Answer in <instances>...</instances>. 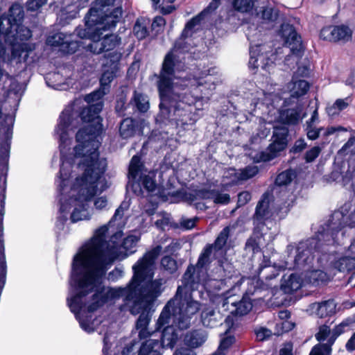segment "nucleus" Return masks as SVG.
<instances>
[{"label": "nucleus", "instance_id": "31", "mask_svg": "<svg viewBox=\"0 0 355 355\" xmlns=\"http://www.w3.org/2000/svg\"><path fill=\"white\" fill-rule=\"evenodd\" d=\"M350 103L349 98H346L345 99H337L335 103L329 106L327 108V112L329 115L334 116L338 114L340 111L347 108Z\"/></svg>", "mask_w": 355, "mask_h": 355}, {"label": "nucleus", "instance_id": "14", "mask_svg": "<svg viewBox=\"0 0 355 355\" xmlns=\"http://www.w3.org/2000/svg\"><path fill=\"white\" fill-rule=\"evenodd\" d=\"M317 243L318 241L315 239H311L298 244L294 260L296 267H304L312 263L313 251L316 248Z\"/></svg>", "mask_w": 355, "mask_h": 355}, {"label": "nucleus", "instance_id": "45", "mask_svg": "<svg viewBox=\"0 0 355 355\" xmlns=\"http://www.w3.org/2000/svg\"><path fill=\"white\" fill-rule=\"evenodd\" d=\"M89 15V11L85 14V28L78 27L76 29V35L81 39H87L89 37V28L88 23L89 20L87 19V16Z\"/></svg>", "mask_w": 355, "mask_h": 355}, {"label": "nucleus", "instance_id": "36", "mask_svg": "<svg viewBox=\"0 0 355 355\" xmlns=\"http://www.w3.org/2000/svg\"><path fill=\"white\" fill-rule=\"evenodd\" d=\"M258 173V168L255 166H248L239 172L235 173L238 180H247L254 177Z\"/></svg>", "mask_w": 355, "mask_h": 355}, {"label": "nucleus", "instance_id": "47", "mask_svg": "<svg viewBox=\"0 0 355 355\" xmlns=\"http://www.w3.org/2000/svg\"><path fill=\"white\" fill-rule=\"evenodd\" d=\"M310 282L315 284L319 282H323L326 278V274L320 270H313L309 276Z\"/></svg>", "mask_w": 355, "mask_h": 355}, {"label": "nucleus", "instance_id": "35", "mask_svg": "<svg viewBox=\"0 0 355 355\" xmlns=\"http://www.w3.org/2000/svg\"><path fill=\"white\" fill-rule=\"evenodd\" d=\"M232 5L235 10L241 13L250 12L254 7L252 0H234Z\"/></svg>", "mask_w": 355, "mask_h": 355}, {"label": "nucleus", "instance_id": "54", "mask_svg": "<svg viewBox=\"0 0 355 355\" xmlns=\"http://www.w3.org/2000/svg\"><path fill=\"white\" fill-rule=\"evenodd\" d=\"M246 281L250 286L246 291L248 295H253L259 290L258 286L261 284V282L259 280L247 279Z\"/></svg>", "mask_w": 355, "mask_h": 355}, {"label": "nucleus", "instance_id": "2", "mask_svg": "<svg viewBox=\"0 0 355 355\" xmlns=\"http://www.w3.org/2000/svg\"><path fill=\"white\" fill-rule=\"evenodd\" d=\"M162 249L160 245L156 246L136 262L132 266V278L126 287L110 289L100 285L95 289L90 299V311L101 306L110 297H123L126 302H132L130 312L135 315L139 314L137 329L146 328L150 320L149 306L162 291V279L153 281L155 261Z\"/></svg>", "mask_w": 355, "mask_h": 355}, {"label": "nucleus", "instance_id": "61", "mask_svg": "<svg viewBox=\"0 0 355 355\" xmlns=\"http://www.w3.org/2000/svg\"><path fill=\"white\" fill-rule=\"evenodd\" d=\"M107 200L105 197H100L94 200V205L96 209H102L106 207Z\"/></svg>", "mask_w": 355, "mask_h": 355}, {"label": "nucleus", "instance_id": "7", "mask_svg": "<svg viewBox=\"0 0 355 355\" xmlns=\"http://www.w3.org/2000/svg\"><path fill=\"white\" fill-rule=\"evenodd\" d=\"M195 268L188 266L182 278L183 284L179 286L175 295L164 307L159 317V324H163L170 318V309L173 310L174 320L181 328H188L191 318L200 310V304L191 296L194 286L193 274Z\"/></svg>", "mask_w": 355, "mask_h": 355}, {"label": "nucleus", "instance_id": "11", "mask_svg": "<svg viewBox=\"0 0 355 355\" xmlns=\"http://www.w3.org/2000/svg\"><path fill=\"white\" fill-rule=\"evenodd\" d=\"M72 37L71 34L56 33L47 37L46 44L58 48L63 53H73L78 49V44Z\"/></svg>", "mask_w": 355, "mask_h": 355}, {"label": "nucleus", "instance_id": "26", "mask_svg": "<svg viewBox=\"0 0 355 355\" xmlns=\"http://www.w3.org/2000/svg\"><path fill=\"white\" fill-rule=\"evenodd\" d=\"M287 89L291 97L299 98L306 94L309 85L304 80H295L294 78L288 84Z\"/></svg>", "mask_w": 355, "mask_h": 355}, {"label": "nucleus", "instance_id": "52", "mask_svg": "<svg viewBox=\"0 0 355 355\" xmlns=\"http://www.w3.org/2000/svg\"><path fill=\"white\" fill-rule=\"evenodd\" d=\"M330 333V328L327 325H322L319 328V331L316 334L315 338L318 340L321 341L327 338Z\"/></svg>", "mask_w": 355, "mask_h": 355}, {"label": "nucleus", "instance_id": "32", "mask_svg": "<svg viewBox=\"0 0 355 355\" xmlns=\"http://www.w3.org/2000/svg\"><path fill=\"white\" fill-rule=\"evenodd\" d=\"M119 131L121 136L124 139L133 136L135 133V125L133 121L129 118L123 120L121 123Z\"/></svg>", "mask_w": 355, "mask_h": 355}, {"label": "nucleus", "instance_id": "10", "mask_svg": "<svg viewBox=\"0 0 355 355\" xmlns=\"http://www.w3.org/2000/svg\"><path fill=\"white\" fill-rule=\"evenodd\" d=\"M102 33L94 31L90 33V51L94 53H101L103 51H108L114 49L121 44V38L115 34L106 35L102 39Z\"/></svg>", "mask_w": 355, "mask_h": 355}, {"label": "nucleus", "instance_id": "57", "mask_svg": "<svg viewBox=\"0 0 355 355\" xmlns=\"http://www.w3.org/2000/svg\"><path fill=\"white\" fill-rule=\"evenodd\" d=\"M196 220V218H182L180 224L182 227L190 230L195 226Z\"/></svg>", "mask_w": 355, "mask_h": 355}, {"label": "nucleus", "instance_id": "18", "mask_svg": "<svg viewBox=\"0 0 355 355\" xmlns=\"http://www.w3.org/2000/svg\"><path fill=\"white\" fill-rule=\"evenodd\" d=\"M118 68L116 64H113L110 67H105L103 74L100 78V87L97 92L94 94L105 96L110 92V83L116 76Z\"/></svg>", "mask_w": 355, "mask_h": 355}, {"label": "nucleus", "instance_id": "4", "mask_svg": "<svg viewBox=\"0 0 355 355\" xmlns=\"http://www.w3.org/2000/svg\"><path fill=\"white\" fill-rule=\"evenodd\" d=\"M177 44L168 52L163 61L158 81L159 93L160 116L163 119L174 121L177 125H184L191 120L190 104L192 101L180 93V88L173 80L174 78V66L177 60L175 54Z\"/></svg>", "mask_w": 355, "mask_h": 355}, {"label": "nucleus", "instance_id": "38", "mask_svg": "<svg viewBox=\"0 0 355 355\" xmlns=\"http://www.w3.org/2000/svg\"><path fill=\"white\" fill-rule=\"evenodd\" d=\"M161 267L169 274H173L178 269L177 261L171 256H165L161 259Z\"/></svg>", "mask_w": 355, "mask_h": 355}, {"label": "nucleus", "instance_id": "21", "mask_svg": "<svg viewBox=\"0 0 355 355\" xmlns=\"http://www.w3.org/2000/svg\"><path fill=\"white\" fill-rule=\"evenodd\" d=\"M208 337L207 333L203 329H196L187 333L184 336V344L191 348H197L202 345Z\"/></svg>", "mask_w": 355, "mask_h": 355}, {"label": "nucleus", "instance_id": "42", "mask_svg": "<svg viewBox=\"0 0 355 355\" xmlns=\"http://www.w3.org/2000/svg\"><path fill=\"white\" fill-rule=\"evenodd\" d=\"M293 178V173L291 171H285L279 173L275 180V184L279 186L287 185Z\"/></svg>", "mask_w": 355, "mask_h": 355}, {"label": "nucleus", "instance_id": "49", "mask_svg": "<svg viewBox=\"0 0 355 355\" xmlns=\"http://www.w3.org/2000/svg\"><path fill=\"white\" fill-rule=\"evenodd\" d=\"M321 152V148L318 146H314L308 150L305 155L306 162H311L317 158Z\"/></svg>", "mask_w": 355, "mask_h": 355}, {"label": "nucleus", "instance_id": "63", "mask_svg": "<svg viewBox=\"0 0 355 355\" xmlns=\"http://www.w3.org/2000/svg\"><path fill=\"white\" fill-rule=\"evenodd\" d=\"M174 355H196V354L191 349L182 347L177 349Z\"/></svg>", "mask_w": 355, "mask_h": 355}, {"label": "nucleus", "instance_id": "48", "mask_svg": "<svg viewBox=\"0 0 355 355\" xmlns=\"http://www.w3.org/2000/svg\"><path fill=\"white\" fill-rule=\"evenodd\" d=\"M263 19L270 21H275L277 17V12L271 8H265L261 12Z\"/></svg>", "mask_w": 355, "mask_h": 355}, {"label": "nucleus", "instance_id": "28", "mask_svg": "<svg viewBox=\"0 0 355 355\" xmlns=\"http://www.w3.org/2000/svg\"><path fill=\"white\" fill-rule=\"evenodd\" d=\"M161 345L157 339H149L141 347L139 355H161Z\"/></svg>", "mask_w": 355, "mask_h": 355}, {"label": "nucleus", "instance_id": "37", "mask_svg": "<svg viewBox=\"0 0 355 355\" xmlns=\"http://www.w3.org/2000/svg\"><path fill=\"white\" fill-rule=\"evenodd\" d=\"M198 87H202L200 89L202 95L197 96V98H208L210 95V91L215 88L214 85L212 83V81L210 78L202 82L201 80L198 81Z\"/></svg>", "mask_w": 355, "mask_h": 355}, {"label": "nucleus", "instance_id": "34", "mask_svg": "<svg viewBox=\"0 0 355 355\" xmlns=\"http://www.w3.org/2000/svg\"><path fill=\"white\" fill-rule=\"evenodd\" d=\"M134 101L137 109L141 112H146L149 109V100L147 96L135 92Z\"/></svg>", "mask_w": 355, "mask_h": 355}, {"label": "nucleus", "instance_id": "5", "mask_svg": "<svg viewBox=\"0 0 355 355\" xmlns=\"http://www.w3.org/2000/svg\"><path fill=\"white\" fill-rule=\"evenodd\" d=\"M68 305L80 327L88 331L89 304V243L85 242L73 258L70 279Z\"/></svg>", "mask_w": 355, "mask_h": 355}, {"label": "nucleus", "instance_id": "22", "mask_svg": "<svg viewBox=\"0 0 355 355\" xmlns=\"http://www.w3.org/2000/svg\"><path fill=\"white\" fill-rule=\"evenodd\" d=\"M305 116V113L302 114V108L297 107L296 108L286 109L281 111L279 120L284 124L295 125L298 123Z\"/></svg>", "mask_w": 355, "mask_h": 355}, {"label": "nucleus", "instance_id": "46", "mask_svg": "<svg viewBox=\"0 0 355 355\" xmlns=\"http://www.w3.org/2000/svg\"><path fill=\"white\" fill-rule=\"evenodd\" d=\"M129 207V205L127 202H122L121 205L116 209L115 213H114V215L113 216L112 218L111 219V220L110 221L108 225H110V224L117 220L118 218L121 219L123 214H124V211L125 210H127Z\"/></svg>", "mask_w": 355, "mask_h": 355}, {"label": "nucleus", "instance_id": "62", "mask_svg": "<svg viewBox=\"0 0 355 355\" xmlns=\"http://www.w3.org/2000/svg\"><path fill=\"white\" fill-rule=\"evenodd\" d=\"M279 355H293V345L286 343L279 351Z\"/></svg>", "mask_w": 355, "mask_h": 355}, {"label": "nucleus", "instance_id": "25", "mask_svg": "<svg viewBox=\"0 0 355 355\" xmlns=\"http://www.w3.org/2000/svg\"><path fill=\"white\" fill-rule=\"evenodd\" d=\"M272 216L270 209V195L265 193L259 201L254 214V218L258 220L268 219Z\"/></svg>", "mask_w": 355, "mask_h": 355}, {"label": "nucleus", "instance_id": "58", "mask_svg": "<svg viewBox=\"0 0 355 355\" xmlns=\"http://www.w3.org/2000/svg\"><path fill=\"white\" fill-rule=\"evenodd\" d=\"M271 334V331L266 328H261L256 331L257 338L259 340H263L270 337Z\"/></svg>", "mask_w": 355, "mask_h": 355}, {"label": "nucleus", "instance_id": "44", "mask_svg": "<svg viewBox=\"0 0 355 355\" xmlns=\"http://www.w3.org/2000/svg\"><path fill=\"white\" fill-rule=\"evenodd\" d=\"M342 155L355 154V137H351L339 150Z\"/></svg>", "mask_w": 355, "mask_h": 355}, {"label": "nucleus", "instance_id": "60", "mask_svg": "<svg viewBox=\"0 0 355 355\" xmlns=\"http://www.w3.org/2000/svg\"><path fill=\"white\" fill-rule=\"evenodd\" d=\"M245 248L248 250L252 251L253 253L259 251V247L254 239H250L248 240Z\"/></svg>", "mask_w": 355, "mask_h": 355}, {"label": "nucleus", "instance_id": "6", "mask_svg": "<svg viewBox=\"0 0 355 355\" xmlns=\"http://www.w3.org/2000/svg\"><path fill=\"white\" fill-rule=\"evenodd\" d=\"M96 92L90 93V150H94V152H90V199L107 188L103 177L107 162L105 159L100 158L97 152L104 132L102 118L98 115L103 106L104 96H94Z\"/></svg>", "mask_w": 355, "mask_h": 355}, {"label": "nucleus", "instance_id": "1", "mask_svg": "<svg viewBox=\"0 0 355 355\" xmlns=\"http://www.w3.org/2000/svg\"><path fill=\"white\" fill-rule=\"evenodd\" d=\"M77 128L73 147L74 162L77 165L78 175L75 178L69 194L63 191L67 173H64L63 166L60 171L58 189L60 193L61 212H66L71 207L73 223L86 220L89 216V94L77 98L72 104L62 112L55 128L61 152L69 144V130ZM64 165V164H62Z\"/></svg>", "mask_w": 355, "mask_h": 355}, {"label": "nucleus", "instance_id": "40", "mask_svg": "<svg viewBox=\"0 0 355 355\" xmlns=\"http://www.w3.org/2000/svg\"><path fill=\"white\" fill-rule=\"evenodd\" d=\"M115 0H96L94 6L90 8V16L93 15L94 12L105 11L109 7L114 4Z\"/></svg>", "mask_w": 355, "mask_h": 355}, {"label": "nucleus", "instance_id": "39", "mask_svg": "<svg viewBox=\"0 0 355 355\" xmlns=\"http://www.w3.org/2000/svg\"><path fill=\"white\" fill-rule=\"evenodd\" d=\"M212 245H207L199 257L197 262L198 268H203L210 262V257L213 251Z\"/></svg>", "mask_w": 355, "mask_h": 355}, {"label": "nucleus", "instance_id": "51", "mask_svg": "<svg viewBox=\"0 0 355 355\" xmlns=\"http://www.w3.org/2000/svg\"><path fill=\"white\" fill-rule=\"evenodd\" d=\"M47 0H29L26 3L28 10L35 11L46 3Z\"/></svg>", "mask_w": 355, "mask_h": 355}, {"label": "nucleus", "instance_id": "19", "mask_svg": "<svg viewBox=\"0 0 355 355\" xmlns=\"http://www.w3.org/2000/svg\"><path fill=\"white\" fill-rule=\"evenodd\" d=\"M336 304L334 300H328L321 302H315L309 305V311L311 315L319 318H324L335 312Z\"/></svg>", "mask_w": 355, "mask_h": 355}, {"label": "nucleus", "instance_id": "50", "mask_svg": "<svg viewBox=\"0 0 355 355\" xmlns=\"http://www.w3.org/2000/svg\"><path fill=\"white\" fill-rule=\"evenodd\" d=\"M321 130H322L321 128H320V129L315 128L314 125L306 124V130L307 137L309 139H311V140L316 139L319 137L320 132Z\"/></svg>", "mask_w": 355, "mask_h": 355}, {"label": "nucleus", "instance_id": "41", "mask_svg": "<svg viewBox=\"0 0 355 355\" xmlns=\"http://www.w3.org/2000/svg\"><path fill=\"white\" fill-rule=\"evenodd\" d=\"M154 178V173L150 172L148 175H144L142 178V184L148 191H153L156 188L157 184Z\"/></svg>", "mask_w": 355, "mask_h": 355}, {"label": "nucleus", "instance_id": "8", "mask_svg": "<svg viewBox=\"0 0 355 355\" xmlns=\"http://www.w3.org/2000/svg\"><path fill=\"white\" fill-rule=\"evenodd\" d=\"M288 130L284 126H275L274 128L272 143L264 151L259 153L257 162H268L278 157L281 152L287 146Z\"/></svg>", "mask_w": 355, "mask_h": 355}, {"label": "nucleus", "instance_id": "24", "mask_svg": "<svg viewBox=\"0 0 355 355\" xmlns=\"http://www.w3.org/2000/svg\"><path fill=\"white\" fill-rule=\"evenodd\" d=\"M346 326L343 323L337 326L334 329V338H331L326 344H319L315 345L310 352L309 355H330L331 352V346L333 345L336 338L343 332V328Z\"/></svg>", "mask_w": 355, "mask_h": 355}, {"label": "nucleus", "instance_id": "33", "mask_svg": "<svg viewBox=\"0 0 355 355\" xmlns=\"http://www.w3.org/2000/svg\"><path fill=\"white\" fill-rule=\"evenodd\" d=\"M230 231H231V227L227 226V227H225L220 232V234L217 236L214 243L213 245H211L213 246V249L220 250L225 245V244L227 243V239L229 238Z\"/></svg>", "mask_w": 355, "mask_h": 355}, {"label": "nucleus", "instance_id": "55", "mask_svg": "<svg viewBox=\"0 0 355 355\" xmlns=\"http://www.w3.org/2000/svg\"><path fill=\"white\" fill-rule=\"evenodd\" d=\"M251 199V194L248 191L241 192L238 195V204L242 206L248 203Z\"/></svg>", "mask_w": 355, "mask_h": 355}, {"label": "nucleus", "instance_id": "12", "mask_svg": "<svg viewBox=\"0 0 355 355\" xmlns=\"http://www.w3.org/2000/svg\"><path fill=\"white\" fill-rule=\"evenodd\" d=\"M174 314H173V310L172 308L170 309V318L168 319V322L163 324H159V319L157 320V329H159L162 327H164L162 335V341L159 342L161 345V347H169L173 348L174 345H175L178 338V335L175 332V330L174 329V326L178 327L180 329H185L186 328H181L179 327L175 321L174 320Z\"/></svg>", "mask_w": 355, "mask_h": 355}, {"label": "nucleus", "instance_id": "59", "mask_svg": "<svg viewBox=\"0 0 355 355\" xmlns=\"http://www.w3.org/2000/svg\"><path fill=\"white\" fill-rule=\"evenodd\" d=\"M306 144L304 141V139H300L295 142L292 148V151L295 153H300L302 151L306 148Z\"/></svg>", "mask_w": 355, "mask_h": 355}, {"label": "nucleus", "instance_id": "43", "mask_svg": "<svg viewBox=\"0 0 355 355\" xmlns=\"http://www.w3.org/2000/svg\"><path fill=\"white\" fill-rule=\"evenodd\" d=\"M141 166L140 157L137 155H135L132 157L130 166H129V173L133 177L135 178L140 171V168Z\"/></svg>", "mask_w": 355, "mask_h": 355}, {"label": "nucleus", "instance_id": "3", "mask_svg": "<svg viewBox=\"0 0 355 355\" xmlns=\"http://www.w3.org/2000/svg\"><path fill=\"white\" fill-rule=\"evenodd\" d=\"M108 225H103L94 232L90 239V293L102 285V277L105 275L107 266L116 259H123L132 254V249L139 241V237L130 235L120 241L123 236L121 231L114 234L109 241H105Z\"/></svg>", "mask_w": 355, "mask_h": 355}, {"label": "nucleus", "instance_id": "23", "mask_svg": "<svg viewBox=\"0 0 355 355\" xmlns=\"http://www.w3.org/2000/svg\"><path fill=\"white\" fill-rule=\"evenodd\" d=\"M197 198L211 199L216 204H227L230 201V195L220 193L217 190L200 189L196 192Z\"/></svg>", "mask_w": 355, "mask_h": 355}, {"label": "nucleus", "instance_id": "13", "mask_svg": "<svg viewBox=\"0 0 355 355\" xmlns=\"http://www.w3.org/2000/svg\"><path fill=\"white\" fill-rule=\"evenodd\" d=\"M320 36L329 42H347L352 39V31L345 25L329 26L321 30Z\"/></svg>", "mask_w": 355, "mask_h": 355}, {"label": "nucleus", "instance_id": "16", "mask_svg": "<svg viewBox=\"0 0 355 355\" xmlns=\"http://www.w3.org/2000/svg\"><path fill=\"white\" fill-rule=\"evenodd\" d=\"M225 306L232 314L236 315H245L252 308V304L249 299L243 297L241 300L237 301L231 295L227 296L224 299L223 306Z\"/></svg>", "mask_w": 355, "mask_h": 355}, {"label": "nucleus", "instance_id": "64", "mask_svg": "<svg viewBox=\"0 0 355 355\" xmlns=\"http://www.w3.org/2000/svg\"><path fill=\"white\" fill-rule=\"evenodd\" d=\"M346 348L349 351H353L355 349V333L352 335V336L347 343Z\"/></svg>", "mask_w": 355, "mask_h": 355}, {"label": "nucleus", "instance_id": "56", "mask_svg": "<svg viewBox=\"0 0 355 355\" xmlns=\"http://www.w3.org/2000/svg\"><path fill=\"white\" fill-rule=\"evenodd\" d=\"M220 267L223 268L224 271V277L230 278L232 276V274L234 272V267L231 263L227 261L223 262Z\"/></svg>", "mask_w": 355, "mask_h": 355}, {"label": "nucleus", "instance_id": "27", "mask_svg": "<svg viewBox=\"0 0 355 355\" xmlns=\"http://www.w3.org/2000/svg\"><path fill=\"white\" fill-rule=\"evenodd\" d=\"M302 279L295 274H291L288 277H284L282 288L285 293H291L300 289L302 286Z\"/></svg>", "mask_w": 355, "mask_h": 355}, {"label": "nucleus", "instance_id": "20", "mask_svg": "<svg viewBox=\"0 0 355 355\" xmlns=\"http://www.w3.org/2000/svg\"><path fill=\"white\" fill-rule=\"evenodd\" d=\"M201 322L205 327L214 328L222 323V314L211 307L202 309L200 314Z\"/></svg>", "mask_w": 355, "mask_h": 355}, {"label": "nucleus", "instance_id": "53", "mask_svg": "<svg viewBox=\"0 0 355 355\" xmlns=\"http://www.w3.org/2000/svg\"><path fill=\"white\" fill-rule=\"evenodd\" d=\"M234 342V338L232 336H227L223 338L220 343L218 349L225 352Z\"/></svg>", "mask_w": 355, "mask_h": 355}, {"label": "nucleus", "instance_id": "30", "mask_svg": "<svg viewBox=\"0 0 355 355\" xmlns=\"http://www.w3.org/2000/svg\"><path fill=\"white\" fill-rule=\"evenodd\" d=\"M334 266L340 272H348L355 268V258L344 257L334 262Z\"/></svg>", "mask_w": 355, "mask_h": 355}, {"label": "nucleus", "instance_id": "9", "mask_svg": "<svg viewBox=\"0 0 355 355\" xmlns=\"http://www.w3.org/2000/svg\"><path fill=\"white\" fill-rule=\"evenodd\" d=\"M250 55L249 66L253 69H257L259 67L266 69L270 62L272 63L273 62L270 57L274 55L271 46L268 44L251 46Z\"/></svg>", "mask_w": 355, "mask_h": 355}, {"label": "nucleus", "instance_id": "15", "mask_svg": "<svg viewBox=\"0 0 355 355\" xmlns=\"http://www.w3.org/2000/svg\"><path fill=\"white\" fill-rule=\"evenodd\" d=\"M279 35L284 40V44L290 49L293 54L298 55L302 51L301 37L292 25L288 24L282 25Z\"/></svg>", "mask_w": 355, "mask_h": 355}, {"label": "nucleus", "instance_id": "17", "mask_svg": "<svg viewBox=\"0 0 355 355\" xmlns=\"http://www.w3.org/2000/svg\"><path fill=\"white\" fill-rule=\"evenodd\" d=\"M122 17V9L121 8H116L110 11L107 9L104 14L99 17L98 24L101 26L95 30L101 33V30H108L116 26V24L119 21Z\"/></svg>", "mask_w": 355, "mask_h": 355}, {"label": "nucleus", "instance_id": "29", "mask_svg": "<svg viewBox=\"0 0 355 355\" xmlns=\"http://www.w3.org/2000/svg\"><path fill=\"white\" fill-rule=\"evenodd\" d=\"M150 19L144 17L138 18L133 28V31L139 40H143L148 35V26Z\"/></svg>", "mask_w": 355, "mask_h": 355}]
</instances>
